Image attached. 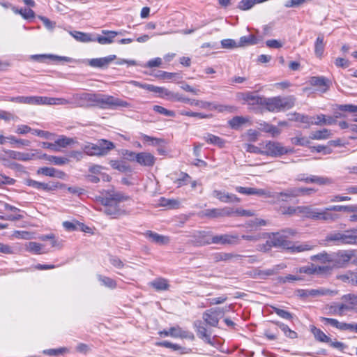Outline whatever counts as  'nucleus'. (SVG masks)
<instances>
[{"mask_svg": "<svg viewBox=\"0 0 357 357\" xmlns=\"http://www.w3.org/2000/svg\"><path fill=\"white\" fill-rule=\"evenodd\" d=\"M71 104L75 107H99L102 109H116L119 107H130V104L119 98L101 93L86 92L74 93L71 98Z\"/></svg>", "mask_w": 357, "mask_h": 357, "instance_id": "obj_1", "label": "nucleus"}, {"mask_svg": "<svg viewBox=\"0 0 357 357\" xmlns=\"http://www.w3.org/2000/svg\"><path fill=\"white\" fill-rule=\"evenodd\" d=\"M128 199L129 197L119 192H107L105 196L98 197V200L104 207L100 211L113 218H118L128 214L121 203Z\"/></svg>", "mask_w": 357, "mask_h": 357, "instance_id": "obj_2", "label": "nucleus"}, {"mask_svg": "<svg viewBox=\"0 0 357 357\" xmlns=\"http://www.w3.org/2000/svg\"><path fill=\"white\" fill-rule=\"evenodd\" d=\"M290 244L291 242L283 237L280 231L273 233L271 236H270V239L266 241V245L268 247L282 248L284 249L289 250L294 252H301L310 250L312 248V246L306 243L292 246H290Z\"/></svg>", "mask_w": 357, "mask_h": 357, "instance_id": "obj_3", "label": "nucleus"}, {"mask_svg": "<svg viewBox=\"0 0 357 357\" xmlns=\"http://www.w3.org/2000/svg\"><path fill=\"white\" fill-rule=\"evenodd\" d=\"M114 147L113 142L106 139H100L96 144L88 142L84 144L82 149L89 155L102 156L107 155Z\"/></svg>", "mask_w": 357, "mask_h": 357, "instance_id": "obj_4", "label": "nucleus"}, {"mask_svg": "<svg viewBox=\"0 0 357 357\" xmlns=\"http://www.w3.org/2000/svg\"><path fill=\"white\" fill-rule=\"evenodd\" d=\"M264 155L271 157H281L283 155L293 153L294 149L284 146L280 142L275 141H268L263 146Z\"/></svg>", "mask_w": 357, "mask_h": 357, "instance_id": "obj_5", "label": "nucleus"}, {"mask_svg": "<svg viewBox=\"0 0 357 357\" xmlns=\"http://www.w3.org/2000/svg\"><path fill=\"white\" fill-rule=\"evenodd\" d=\"M206 243L219 244L222 245H232L240 243V238L237 234H225L212 236L210 241H205Z\"/></svg>", "mask_w": 357, "mask_h": 357, "instance_id": "obj_6", "label": "nucleus"}, {"mask_svg": "<svg viewBox=\"0 0 357 357\" xmlns=\"http://www.w3.org/2000/svg\"><path fill=\"white\" fill-rule=\"evenodd\" d=\"M25 184L37 190H42L45 192H52L59 188V183L54 182L42 183L28 178L25 181Z\"/></svg>", "mask_w": 357, "mask_h": 357, "instance_id": "obj_7", "label": "nucleus"}, {"mask_svg": "<svg viewBox=\"0 0 357 357\" xmlns=\"http://www.w3.org/2000/svg\"><path fill=\"white\" fill-rule=\"evenodd\" d=\"M339 218L340 215L338 214L331 213L328 208L321 211L314 208L312 220L331 222L335 221Z\"/></svg>", "mask_w": 357, "mask_h": 357, "instance_id": "obj_8", "label": "nucleus"}, {"mask_svg": "<svg viewBox=\"0 0 357 357\" xmlns=\"http://www.w3.org/2000/svg\"><path fill=\"white\" fill-rule=\"evenodd\" d=\"M102 33L104 36H98L95 41L96 40L101 45L112 44L114 43V38L118 35H123V31H115L109 30H102Z\"/></svg>", "mask_w": 357, "mask_h": 357, "instance_id": "obj_9", "label": "nucleus"}, {"mask_svg": "<svg viewBox=\"0 0 357 357\" xmlns=\"http://www.w3.org/2000/svg\"><path fill=\"white\" fill-rule=\"evenodd\" d=\"M203 214L204 216L209 218L231 216L233 215V209L227 207L223 208L207 209L203 212Z\"/></svg>", "mask_w": 357, "mask_h": 357, "instance_id": "obj_10", "label": "nucleus"}, {"mask_svg": "<svg viewBox=\"0 0 357 357\" xmlns=\"http://www.w3.org/2000/svg\"><path fill=\"white\" fill-rule=\"evenodd\" d=\"M236 190L238 192L245 195H255L258 196H265L266 197H271L272 192L269 191H266L264 189H257L255 188H245L238 186L236 188Z\"/></svg>", "mask_w": 357, "mask_h": 357, "instance_id": "obj_11", "label": "nucleus"}, {"mask_svg": "<svg viewBox=\"0 0 357 357\" xmlns=\"http://www.w3.org/2000/svg\"><path fill=\"white\" fill-rule=\"evenodd\" d=\"M116 58V55H109L106 57L91 59L89 61V64L93 68H105Z\"/></svg>", "mask_w": 357, "mask_h": 357, "instance_id": "obj_12", "label": "nucleus"}, {"mask_svg": "<svg viewBox=\"0 0 357 357\" xmlns=\"http://www.w3.org/2000/svg\"><path fill=\"white\" fill-rule=\"evenodd\" d=\"M213 196L222 202L233 203L239 202L240 199L234 194L225 192V191L215 190L213 191Z\"/></svg>", "mask_w": 357, "mask_h": 357, "instance_id": "obj_13", "label": "nucleus"}, {"mask_svg": "<svg viewBox=\"0 0 357 357\" xmlns=\"http://www.w3.org/2000/svg\"><path fill=\"white\" fill-rule=\"evenodd\" d=\"M7 154L10 159L20 161H29L36 157V153L33 152H19L13 150H8Z\"/></svg>", "mask_w": 357, "mask_h": 357, "instance_id": "obj_14", "label": "nucleus"}, {"mask_svg": "<svg viewBox=\"0 0 357 357\" xmlns=\"http://www.w3.org/2000/svg\"><path fill=\"white\" fill-rule=\"evenodd\" d=\"M263 105L266 107V109L271 112H279L281 111L279 97H273V98H265L263 100Z\"/></svg>", "mask_w": 357, "mask_h": 357, "instance_id": "obj_15", "label": "nucleus"}, {"mask_svg": "<svg viewBox=\"0 0 357 357\" xmlns=\"http://www.w3.org/2000/svg\"><path fill=\"white\" fill-rule=\"evenodd\" d=\"M144 236L148 238L151 242L158 245H167L169 243V238L167 236L160 235L152 231H146Z\"/></svg>", "mask_w": 357, "mask_h": 357, "instance_id": "obj_16", "label": "nucleus"}, {"mask_svg": "<svg viewBox=\"0 0 357 357\" xmlns=\"http://www.w3.org/2000/svg\"><path fill=\"white\" fill-rule=\"evenodd\" d=\"M176 101H180L182 102L188 103L190 105H195V106L199 107L202 109L209 108L212 105V103L209 102L194 100V99L191 100L190 98L183 97L178 93H177Z\"/></svg>", "mask_w": 357, "mask_h": 357, "instance_id": "obj_17", "label": "nucleus"}, {"mask_svg": "<svg viewBox=\"0 0 357 357\" xmlns=\"http://www.w3.org/2000/svg\"><path fill=\"white\" fill-rule=\"evenodd\" d=\"M169 334L172 337H180L183 339L194 340V334L190 331H183L179 326L171 327L169 328Z\"/></svg>", "mask_w": 357, "mask_h": 357, "instance_id": "obj_18", "label": "nucleus"}, {"mask_svg": "<svg viewBox=\"0 0 357 357\" xmlns=\"http://www.w3.org/2000/svg\"><path fill=\"white\" fill-rule=\"evenodd\" d=\"M155 158L150 153L141 152L137 153V161L139 165L152 167L155 164Z\"/></svg>", "mask_w": 357, "mask_h": 357, "instance_id": "obj_19", "label": "nucleus"}, {"mask_svg": "<svg viewBox=\"0 0 357 357\" xmlns=\"http://www.w3.org/2000/svg\"><path fill=\"white\" fill-rule=\"evenodd\" d=\"M151 91L158 93L160 96L163 98H166L171 101H176V98L178 93H174L165 88L159 87L152 85Z\"/></svg>", "mask_w": 357, "mask_h": 357, "instance_id": "obj_20", "label": "nucleus"}, {"mask_svg": "<svg viewBox=\"0 0 357 357\" xmlns=\"http://www.w3.org/2000/svg\"><path fill=\"white\" fill-rule=\"evenodd\" d=\"M242 99L249 105H263L264 97L255 95L252 92H246L241 93Z\"/></svg>", "mask_w": 357, "mask_h": 357, "instance_id": "obj_21", "label": "nucleus"}, {"mask_svg": "<svg viewBox=\"0 0 357 357\" xmlns=\"http://www.w3.org/2000/svg\"><path fill=\"white\" fill-rule=\"evenodd\" d=\"M310 82L311 85L319 87L322 92H326L329 88L330 82L324 77H312Z\"/></svg>", "mask_w": 357, "mask_h": 357, "instance_id": "obj_22", "label": "nucleus"}, {"mask_svg": "<svg viewBox=\"0 0 357 357\" xmlns=\"http://www.w3.org/2000/svg\"><path fill=\"white\" fill-rule=\"evenodd\" d=\"M328 270L327 266H316L313 264L308 266H305L299 268L297 273H305L307 275H312L314 273H319Z\"/></svg>", "mask_w": 357, "mask_h": 357, "instance_id": "obj_23", "label": "nucleus"}, {"mask_svg": "<svg viewBox=\"0 0 357 357\" xmlns=\"http://www.w3.org/2000/svg\"><path fill=\"white\" fill-rule=\"evenodd\" d=\"M296 188H289L281 192L272 193V197L278 199H280L282 202H287L289 198H294L298 197Z\"/></svg>", "mask_w": 357, "mask_h": 357, "instance_id": "obj_24", "label": "nucleus"}, {"mask_svg": "<svg viewBox=\"0 0 357 357\" xmlns=\"http://www.w3.org/2000/svg\"><path fill=\"white\" fill-rule=\"evenodd\" d=\"M155 344L157 346L169 348L174 351H180V354H189L191 351L190 349L182 347L181 346L177 344H173L168 341L159 342H157Z\"/></svg>", "mask_w": 357, "mask_h": 357, "instance_id": "obj_25", "label": "nucleus"}, {"mask_svg": "<svg viewBox=\"0 0 357 357\" xmlns=\"http://www.w3.org/2000/svg\"><path fill=\"white\" fill-rule=\"evenodd\" d=\"M33 59L39 61H43L46 59H50L53 61H66V62H71L73 59L68 56H61L57 55H53V54H36L33 55Z\"/></svg>", "mask_w": 357, "mask_h": 357, "instance_id": "obj_26", "label": "nucleus"}, {"mask_svg": "<svg viewBox=\"0 0 357 357\" xmlns=\"http://www.w3.org/2000/svg\"><path fill=\"white\" fill-rule=\"evenodd\" d=\"M38 174H42L44 176H47L50 177H58V178H62L64 175V173L61 171L56 170L55 168L53 167H40L37 170Z\"/></svg>", "mask_w": 357, "mask_h": 357, "instance_id": "obj_27", "label": "nucleus"}, {"mask_svg": "<svg viewBox=\"0 0 357 357\" xmlns=\"http://www.w3.org/2000/svg\"><path fill=\"white\" fill-rule=\"evenodd\" d=\"M279 102L281 111L289 109L292 108L296 102V98L294 96H278Z\"/></svg>", "mask_w": 357, "mask_h": 357, "instance_id": "obj_28", "label": "nucleus"}, {"mask_svg": "<svg viewBox=\"0 0 357 357\" xmlns=\"http://www.w3.org/2000/svg\"><path fill=\"white\" fill-rule=\"evenodd\" d=\"M195 242L198 245H209L210 243H204L205 241H210L211 240V237L210 236V232L206 231H201L197 232L194 235Z\"/></svg>", "mask_w": 357, "mask_h": 357, "instance_id": "obj_29", "label": "nucleus"}, {"mask_svg": "<svg viewBox=\"0 0 357 357\" xmlns=\"http://www.w3.org/2000/svg\"><path fill=\"white\" fill-rule=\"evenodd\" d=\"M344 244L357 245V227L344 231Z\"/></svg>", "mask_w": 357, "mask_h": 357, "instance_id": "obj_30", "label": "nucleus"}, {"mask_svg": "<svg viewBox=\"0 0 357 357\" xmlns=\"http://www.w3.org/2000/svg\"><path fill=\"white\" fill-rule=\"evenodd\" d=\"M344 231H335L327 235L326 237V241L328 242H335L337 245L344 244Z\"/></svg>", "mask_w": 357, "mask_h": 357, "instance_id": "obj_31", "label": "nucleus"}, {"mask_svg": "<svg viewBox=\"0 0 357 357\" xmlns=\"http://www.w3.org/2000/svg\"><path fill=\"white\" fill-rule=\"evenodd\" d=\"M70 34L77 41L82 42V43H89L95 41V39H93L91 36V34L88 33H84L81 31H70Z\"/></svg>", "mask_w": 357, "mask_h": 357, "instance_id": "obj_32", "label": "nucleus"}, {"mask_svg": "<svg viewBox=\"0 0 357 357\" xmlns=\"http://www.w3.org/2000/svg\"><path fill=\"white\" fill-rule=\"evenodd\" d=\"M332 134L331 130L328 129H323L312 132L310 135V139L314 140L327 139L331 137Z\"/></svg>", "mask_w": 357, "mask_h": 357, "instance_id": "obj_33", "label": "nucleus"}, {"mask_svg": "<svg viewBox=\"0 0 357 357\" xmlns=\"http://www.w3.org/2000/svg\"><path fill=\"white\" fill-rule=\"evenodd\" d=\"M291 117L289 118L290 121H298L303 123L306 124V128H309L312 125V117L301 114L299 113L294 112V114H290Z\"/></svg>", "mask_w": 357, "mask_h": 357, "instance_id": "obj_34", "label": "nucleus"}, {"mask_svg": "<svg viewBox=\"0 0 357 357\" xmlns=\"http://www.w3.org/2000/svg\"><path fill=\"white\" fill-rule=\"evenodd\" d=\"M324 37L322 34H319L314 43V54L317 57L321 58L324 52L325 44L324 42Z\"/></svg>", "mask_w": 357, "mask_h": 357, "instance_id": "obj_35", "label": "nucleus"}, {"mask_svg": "<svg viewBox=\"0 0 357 357\" xmlns=\"http://www.w3.org/2000/svg\"><path fill=\"white\" fill-rule=\"evenodd\" d=\"M204 139L206 140L207 143L215 145L220 148L224 147L225 144V141L224 139L210 133L204 136Z\"/></svg>", "mask_w": 357, "mask_h": 357, "instance_id": "obj_36", "label": "nucleus"}, {"mask_svg": "<svg viewBox=\"0 0 357 357\" xmlns=\"http://www.w3.org/2000/svg\"><path fill=\"white\" fill-rule=\"evenodd\" d=\"M311 332L317 341L325 343L331 342V338L328 336H327L321 330L314 326L311 327Z\"/></svg>", "mask_w": 357, "mask_h": 357, "instance_id": "obj_37", "label": "nucleus"}, {"mask_svg": "<svg viewBox=\"0 0 357 357\" xmlns=\"http://www.w3.org/2000/svg\"><path fill=\"white\" fill-rule=\"evenodd\" d=\"M242 257H243V256L240 255L227 253V252H219V253H216L214 255V260L216 262H218V261H229L233 258H235L236 259H240Z\"/></svg>", "mask_w": 357, "mask_h": 357, "instance_id": "obj_38", "label": "nucleus"}, {"mask_svg": "<svg viewBox=\"0 0 357 357\" xmlns=\"http://www.w3.org/2000/svg\"><path fill=\"white\" fill-rule=\"evenodd\" d=\"M151 286L157 291H164L168 289L169 285L167 280L165 278H158L151 282Z\"/></svg>", "mask_w": 357, "mask_h": 357, "instance_id": "obj_39", "label": "nucleus"}, {"mask_svg": "<svg viewBox=\"0 0 357 357\" xmlns=\"http://www.w3.org/2000/svg\"><path fill=\"white\" fill-rule=\"evenodd\" d=\"M291 142L296 146H307L310 144V137L302 136L301 134L291 138Z\"/></svg>", "mask_w": 357, "mask_h": 357, "instance_id": "obj_40", "label": "nucleus"}, {"mask_svg": "<svg viewBox=\"0 0 357 357\" xmlns=\"http://www.w3.org/2000/svg\"><path fill=\"white\" fill-rule=\"evenodd\" d=\"M43 245L38 243L34 241L28 242L26 244V250L30 252L40 255L42 253H47V252L42 251Z\"/></svg>", "mask_w": 357, "mask_h": 357, "instance_id": "obj_41", "label": "nucleus"}, {"mask_svg": "<svg viewBox=\"0 0 357 357\" xmlns=\"http://www.w3.org/2000/svg\"><path fill=\"white\" fill-rule=\"evenodd\" d=\"M257 43V38L252 34H249L248 36H242L240 38L238 46L243 47V46L255 45Z\"/></svg>", "mask_w": 357, "mask_h": 357, "instance_id": "obj_42", "label": "nucleus"}, {"mask_svg": "<svg viewBox=\"0 0 357 357\" xmlns=\"http://www.w3.org/2000/svg\"><path fill=\"white\" fill-rule=\"evenodd\" d=\"M248 121L247 118L236 116L229 121V125L233 129H238L241 126L247 123Z\"/></svg>", "mask_w": 357, "mask_h": 357, "instance_id": "obj_43", "label": "nucleus"}, {"mask_svg": "<svg viewBox=\"0 0 357 357\" xmlns=\"http://www.w3.org/2000/svg\"><path fill=\"white\" fill-rule=\"evenodd\" d=\"M273 323L276 324L284 332L287 337L291 339L297 337V333L295 331L291 330L287 325L280 321H273Z\"/></svg>", "mask_w": 357, "mask_h": 357, "instance_id": "obj_44", "label": "nucleus"}, {"mask_svg": "<svg viewBox=\"0 0 357 357\" xmlns=\"http://www.w3.org/2000/svg\"><path fill=\"white\" fill-rule=\"evenodd\" d=\"M326 314L333 316H342V313L340 312L339 303H333L330 305H327L325 307Z\"/></svg>", "mask_w": 357, "mask_h": 357, "instance_id": "obj_45", "label": "nucleus"}, {"mask_svg": "<svg viewBox=\"0 0 357 357\" xmlns=\"http://www.w3.org/2000/svg\"><path fill=\"white\" fill-rule=\"evenodd\" d=\"M314 210L310 206H297V214H302L307 218L312 219Z\"/></svg>", "mask_w": 357, "mask_h": 357, "instance_id": "obj_46", "label": "nucleus"}, {"mask_svg": "<svg viewBox=\"0 0 357 357\" xmlns=\"http://www.w3.org/2000/svg\"><path fill=\"white\" fill-rule=\"evenodd\" d=\"M203 319L204 321L211 326H217L219 322V319L215 315L211 313L208 310L203 314Z\"/></svg>", "mask_w": 357, "mask_h": 357, "instance_id": "obj_47", "label": "nucleus"}, {"mask_svg": "<svg viewBox=\"0 0 357 357\" xmlns=\"http://www.w3.org/2000/svg\"><path fill=\"white\" fill-rule=\"evenodd\" d=\"M70 350L67 347H60L57 349H50L43 351V354L48 356H59L63 355L65 354L69 353Z\"/></svg>", "mask_w": 357, "mask_h": 357, "instance_id": "obj_48", "label": "nucleus"}, {"mask_svg": "<svg viewBox=\"0 0 357 357\" xmlns=\"http://www.w3.org/2000/svg\"><path fill=\"white\" fill-rule=\"evenodd\" d=\"M195 326L197 328V335L200 338H206L208 343H211L210 337L207 335L206 328L202 325L200 321L195 322Z\"/></svg>", "mask_w": 357, "mask_h": 357, "instance_id": "obj_49", "label": "nucleus"}, {"mask_svg": "<svg viewBox=\"0 0 357 357\" xmlns=\"http://www.w3.org/2000/svg\"><path fill=\"white\" fill-rule=\"evenodd\" d=\"M98 280L102 283V284L105 285L107 287H109L110 289H114L116 287V282L113 279L102 276L101 275H98Z\"/></svg>", "mask_w": 357, "mask_h": 357, "instance_id": "obj_50", "label": "nucleus"}, {"mask_svg": "<svg viewBox=\"0 0 357 357\" xmlns=\"http://www.w3.org/2000/svg\"><path fill=\"white\" fill-rule=\"evenodd\" d=\"M211 105H213V104ZM208 109H215V110H218L219 112H228L230 113L235 112L237 109L235 106L224 105L211 106Z\"/></svg>", "mask_w": 357, "mask_h": 357, "instance_id": "obj_51", "label": "nucleus"}, {"mask_svg": "<svg viewBox=\"0 0 357 357\" xmlns=\"http://www.w3.org/2000/svg\"><path fill=\"white\" fill-rule=\"evenodd\" d=\"M110 165L112 168L122 172H126L129 170V167L123 161L111 160Z\"/></svg>", "mask_w": 357, "mask_h": 357, "instance_id": "obj_52", "label": "nucleus"}, {"mask_svg": "<svg viewBox=\"0 0 357 357\" xmlns=\"http://www.w3.org/2000/svg\"><path fill=\"white\" fill-rule=\"evenodd\" d=\"M320 319L325 325L329 324L340 331L342 329V322H340L335 319L321 317Z\"/></svg>", "mask_w": 357, "mask_h": 357, "instance_id": "obj_53", "label": "nucleus"}, {"mask_svg": "<svg viewBox=\"0 0 357 357\" xmlns=\"http://www.w3.org/2000/svg\"><path fill=\"white\" fill-rule=\"evenodd\" d=\"M48 162L55 165H63L65 164L68 163L69 160L65 157L51 155L50 158H48Z\"/></svg>", "mask_w": 357, "mask_h": 357, "instance_id": "obj_54", "label": "nucleus"}, {"mask_svg": "<svg viewBox=\"0 0 357 357\" xmlns=\"http://www.w3.org/2000/svg\"><path fill=\"white\" fill-rule=\"evenodd\" d=\"M6 138L10 141L11 144H16L17 145V147L28 146L30 145L31 143L29 140L21 139H18L12 135L8 136Z\"/></svg>", "mask_w": 357, "mask_h": 357, "instance_id": "obj_55", "label": "nucleus"}, {"mask_svg": "<svg viewBox=\"0 0 357 357\" xmlns=\"http://www.w3.org/2000/svg\"><path fill=\"white\" fill-rule=\"evenodd\" d=\"M311 259L312 261L319 260L322 262L332 261L333 259L331 255H328L327 252H324L316 255L312 256Z\"/></svg>", "mask_w": 357, "mask_h": 357, "instance_id": "obj_56", "label": "nucleus"}, {"mask_svg": "<svg viewBox=\"0 0 357 357\" xmlns=\"http://www.w3.org/2000/svg\"><path fill=\"white\" fill-rule=\"evenodd\" d=\"M153 109L160 114H163L166 116L174 117L175 116V112L172 110H168L165 107L160 105H154Z\"/></svg>", "mask_w": 357, "mask_h": 357, "instance_id": "obj_57", "label": "nucleus"}, {"mask_svg": "<svg viewBox=\"0 0 357 357\" xmlns=\"http://www.w3.org/2000/svg\"><path fill=\"white\" fill-rule=\"evenodd\" d=\"M337 109L340 112H347L349 113H357V105L351 104L337 105Z\"/></svg>", "mask_w": 357, "mask_h": 357, "instance_id": "obj_58", "label": "nucleus"}, {"mask_svg": "<svg viewBox=\"0 0 357 357\" xmlns=\"http://www.w3.org/2000/svg\"><path fill=\"white\" fill-rule=\"evenodd\" d=\"M263 130L266 132L271 133L273 137L278 136L281 130L273 125L265 124Z\"/></svg>", "mask_w": 357, "mask_h": 357, "instance_id": "obj_59", "label": "nucleus"}, {"mask_svg": "<svg viewBox=\"0 0 357 357\" xmlns=\"http://www.w3.org/2000/svg\"><path fill=\"white\" fill-rule=\"evenodd\" d=\"M15 12L20 14L26 20L32 19L35 16L33 10L30 8L16 10Z\"/></svg>", "mask_w": 357, "mask_h": 357, "instance_id": "obj_60", "label": "nucleus"}, {"mask_svg": "<svg viewBox=\"0 0 357 357\" xmlns=\"http://www.w3.org/2000/svg\"><path fill=\"white\" fill-rule=\"evenodd\" d=\"M273 311L281 318L287 319V320H291L293 318L292 314L284 310L280 309L276 307H273Z\"/></svg>", "mask_w": 357, "mask_h": 357, "instance_id": "obj_61", "label": "nucleus"}, {"mask_svg": "<svg viewBox=\"0 0 357 357\" xmlns=\"http://www.w3.org/2000/svg\"><path fill=\"white\" fill-rule=\"evenodd\" d=\"M256 3V0H242L239 2L238 8L243 10L250 9Z\"/></svg>", "mask_w": 357, "mask_h": 357, "instance_id": "obj_62", "label": "nucleus"}, {"mask_svg": "<svg viewBox=\"0 0 357 357\" xmlns=\"http://www.w3.org/2000/svg\"><path fill=\"white\" fill-rule=\"evenodd\" d=\"M244 148L247 152L264 155V149H261L253 144H245Z\"/></svg>", "mask_w": 357, "mask_h": 357, "instance_id": "obj_63", "label": "nucleus"}, {"mask_svg": "<svg viewBox=\"0 0 357 357\" xmlns=\"http://www.w3.org/2000/svg\"><path fill=\"white\" fill-rule=\"evenodd\" d=\"M313 183H317L319 185H328L332 183L331 180L327 177L319 176H312Z\"/></svg>", "mask_w": 357, "mask_h": 357, "instance_id": "obj_64", "label": "nucleus"}]
</instances>
